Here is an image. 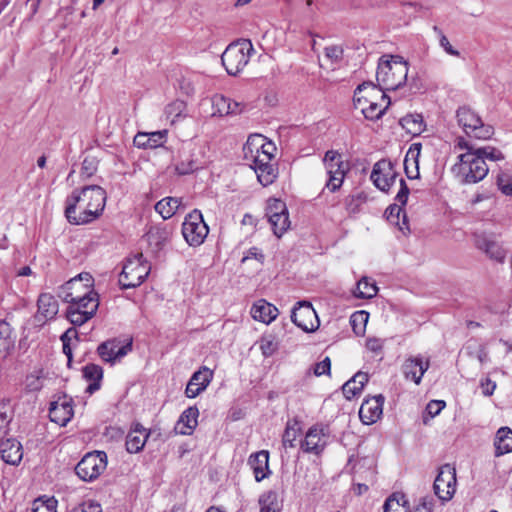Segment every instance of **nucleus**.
Segmentation results:
<instances>
[{
	"label": "nucleus",
	"mask_w": 512,
	"mask_h": 512,
	"mask_svg": "<svg viewBox=\"0 0 512 512\" xmlns=\"http://www.w3.org/2000/svg\"><path fill=\"white\" fill-rule=\"evenodd\" d=\"M106 192L98 185L74 190L66 199L65 216L73 225H84L98 218L105 207Z\"/></svg>",
	"instance_id": "1"
},
{
	"label": "nucleus",
	"mask_w": 512,
	"mask_h": 512,
	"mask_svg": "<svg viewBox=\"0 0 512 512\" xmlns=\"http://www.w3.org/2000/svg\"><path fill=\"white\" fill-rule=\"evenodd\" d=\"M275 146L262 135H251L243 147L244 159L257 174L263 186L272 184L277 177V169L272 163Z\"/></svg>",
	"instance_id": "2"
},
{
	"label": "nucleus",
	"mask_w": 512,
	"mask_h": 512,
	"mask_svg": "<svg viewBox=\"0 0 512 512\" xmlns=\"http://www.w3.org/2000/svg\"><path fill=\"white\" fill-rule=\"evenodd\" d=\"M408 63L398 55H384L379 59L376 78L378 87L385 90H397L402 87L408 76Z\"/></svg>",
	"instance_id": "3"
},
{
	"label": "nucleus",
	"mask_w": 512,
	"mask_h": 512,
	"mask_svg": "<svg viewBox=\"0 0 512 512\" xmlns=\"http://www.w3.org/2000/svg\"><path fill=\"white\" fill-rule=\"evenodd\" d=\"M451 172L463 184L477 183L483 180L489 168L476 151L463 152L457 156V161L451 167Z\"/></svg>",
	"instance_id": "4"
},
{
	"label": "nucleus",
	"mask_w": 512,
	"mask_h": 512,
	"mask_svg": "<svg viewBox=\"0 0 512 512\" xmlns=\"http://www.w3.org/2000/svg\"><path fill=\"white\" fill-rule=\"evenodd\" d=\"M250 40H240L228 45L221 56V61L230 75H237L248 64L250 54L253 52Z\"/></svg>",
	"instance_id": "5"
},
{
	"label": "nucleus",
	"mask_w": 512,
	"mask_h": 512,
	"mask_svg": "<svg viewBox=\"0 0 512 512\" xmlns=\"http://www.w3.org/2000/svg\"><path fill=\"white\" fill-rule=\"evenodd\" d=\"M150 265L143 259L142 254L128 258L119 275V284L122 289L135 288L143 283L150 272Z\"/></svg>",
	"instance_id": "6"
},
{
	"label": "nucleus",
	"mask_w": 512,
	"mask_h": 512,
	"mask_svg": "<svg viewBox=\"0 0 512 512\" xmlns=\"http://www.w3.org/2000/svg\"><path fill=\"white\" fill-rule=\"evenodd\" d=\"M95 294L97 293L93 290V278L87 272L80 273L70 279L58 291V297L66 303L75 302Z\"/></svg>",
	"instance_id": "7"
},
{
	"label": "nucleus",
	"mask_w": 512,
	"mask_h": 512,
	"mask_svg": "<svg viewBox=\"0 0 512 512\" xmlns=\"http://www.w3.org/2000/svg\"><path fill=\"white\" fill-rule=\"evenodd\" d=\"M457 119L459 125L469 137L486 140L493 133V127L482 122L481 118L467 107H461L457 110Z\"/></svg>",
	"instance_id": "8"
},
{
	"label": "nucleus",
	"mask_w": 512,
	"mask_h": 512,
	"mask_svg": "<svg viewBox=\"0 0 512 512\" xmlns=\"http://www.w3.org/2000/svg\"><path fill=\"white\" fill-rule=\"evenodd\" d=\"M208 232L209 228L199 210L195 209L185 217L182 224V235L188 245L193 247L201 245Z\"/></svg>",
	"instance_id": "9"
},
{
	"label": "nucleus",
	"mask_w": 512,
	"mask_h": 512,
	"mask_svg": "<svg viewBox=\"0 0 512 512\" xmlns=\"http://www.w3.org/2000/svg\"><path fill=\"white\" fill-rule=\"evenodd\" d=\"M323 163L329 176L325 189L330 192L337 191L343 184L345 175L348 171V165L343 161L341 154L329 150L326 152Z\"/></svg>",
	"instance_id": "10"
},
{
	"label": "nucleus",
	"mask_w": 512,
	"mask_h": 512,
	"mask_svg": "<svg viewBox=\"0 0 512 512\" xmlns=\"http://www.w3.org/2000/svg\"><path fill=\"white\" fill-rule=\"evenodd\" d=\"M107 467V455L103 451L87 453L75 467V472L83 481H93Z\"/></svg>",
	"instance_id": "11"
},
{
	"label": "nucleus",
	"mask_w": 512,
	"mask_h": 512,
	"mask_svg": "<svg viewBox=\"0 0 512 512\" xmlns=\"http://www.w3.org/2000/svg\"><path fill=\"white\" fill-rule=\"evenodd\" d=\"M68 304L69 306L66 311L67 319L73 325L80 326L95 315L99 306L98 294L90 295Z\"/></svg>",
	"instance_id": "12"
},
{
	"label": "nucleus",
	"mask_w": 512,
	"mask_h": 512,
	"mask_svg": "<svg viewBox=\"0 0 512 512\" xmlns=\"http://www.w3.org/2000/svg\"><path fill=\"white\" fill-rule=\"evenodd\" d=\"M266 216L273 233L281 237L290 227L286 204L280 199H270L266 207Z\"/></svg>",
	"instance_id": "13"
},
{
	"label": "nucleus",
	"mask_w": 512,
	"mask_h": 512,
	"mask_svg": "<svg viewBox=\"0 0 512 512\" xmlns=\"http://www.w3.org/2000/svg\"><path fill=\"white\" fill-rule=\"evenodd\" d=\"M330 437L328 426L323 424H315L311 426L304 440L301 442V449L305 453L320 455L326 448Z\"/></svg>",
	"instance_id": "14"
},
{
	"label": "nucleus",
	"mask_w": 512,
	"mask_h": 512,
	"mask_svg": "<svg viewBox=\"0 0 512 512\" xmlns=\"http://www.w3.org/2000/svg\"><path fill=\"white\" fill-rule=\"evenodd\" d=\"M434 492L442 501H449L456 491V471L449 464L442 466L434 481Z\"/></svg>",
	"instance_id": "15"
},
{
	"label": "nucleus",
	"mask_w": 512,
	"mask_h": 512,
	"mask_svg": "<svg viewBox=\"0 0 512 512\" xmlns=\"http://www.w3.org/2000/svg\"><path fill=\"white\" fill-rule=\"evenodd\" d=\"M292 322L305 332H312L318 327V317L312 305L306 301L298 302L292 310Z\"/></svg>",
	"instance_id": "16"
},
{
	"label": "nucleus",
	"mask_w": 512,
	"mask_h": 512,
	"mask_svg": "<svg viewBox=\"0 0 512 512\" xmlns=\"http://www.w3.org/2000/svg\"><path fill=\"white\" fill-rule=\"evenodd\" d=\"M397 176L393 164L390 161L381 160L374 165L370 178L378 189L388 191L395 183Z\"/></svg>",
	"instance_id": "17"
},
{
	"label": "nucleus",
	"mask_w": 512,
	"mask_h": 512,
	"mask_svg": "<svg viewBox=\"0 0 512 512\" xmlns=\"http://www.w3.org/2000/svg\"><path fill=\"white\" fill-rule=\"evenodd\" d=\"M132 349V342L122 345L117 339H112L101 343L97 352L101 359L105 362L114 364L117 360L127 355Z\"/></svg>",
	"instance_id": "18"
},
{
	"label": "nucleus",
	"mask_w": 512,
	"mask_h": 512,
	"mask_svg": "<svg viewBox=\"0 0 512 512\" xmlns=\"http://www.w3.org/2000/svg\"><path fill=\"white\" fill-rule=\"evenodd\" d=\"M371 97H380L381 101L388 99V96L372 82H364L360 84L354 91L353 102L356 109H360L363 113V108H367L370 104Z\"/></svg>",
	"instance_id": "19"
},
{
	"label": "nucleus",
	"mask_w": 512,
	"mask_h": 512,
	"mask_svg": "<svg viewBox=\"0 0 512 512\" xmlns=\"http://www.w3.org/2000/svg\"><path fill=\"white\" fill-rule=\"evenodd\" d=\"M37 313L34 316L35 322L39 325L54 319L59 310L57 300L50 293H41L37 301Z\"/></svg>",
	"instance_id": "20"
},
{
	"label": "nucleus",
	"mask_w": 512,
	"mask_h": 512,
	"mask_svg": "<svg viewBox=\"0 0 512 512\" xmlns=\"http://www.w3.org/2000/svg\"><path fill=\"white\" fill-rule=\"evenodd\" d=\"M384 400L381 394L364 400L359 410V417L364 424L371 425L380 419Z\"/></svg>",
	"instance_id": "21"
},
{
	"label": "nucleus",
	"mask_w": 512,
	"mask_h": 512,
	"mask_svg": "<svg viewBox=\"0 0 512 512\" xmlns=\"http://www.w3.org/2000/svg\"><path fill=\"white\" fill-rule=\"evenodd\" d=\"M213 379V371L203 366L191 376L186 389L185 395L188 398H195L203 392Z\"/></svg>",
	"instance_id": "22"
},
{
	"label": "nucleus",
	"mask_w": 512,
	"mask_h": 512,
	"mask_svg": "<svg viewBox=\"0 0 512 512\" xmlns=\"http://www.w3.org/2000/svg\"><path fill=\"white\" fill-rule=\"evenodd\" d=\"M429 366V360H424L421 356H415L405 360L402 370L406 379H410L418 385Z\"/></svg>",
	"instance_id": "23"
},
{
	"label": "nucleus",
	"mask_w": 512,
	"mask_h": 512,
	"mask_svg": "<svg viewBox=\"0 0 512 512\" xmlns=\"http://www.w3.org/2000/svg\"><path fill=\"white\" fill-rule=\"evenodd\" d=\"M73 416L71 400L64 397L61 401L51 403L49 417L52 422L65 426Z\"/></svg>",
	"instance_id": "24"
},
{
	"label": "nucleus",
	"mask_w": 512,
	"mask_h": 512,
	"mask_svg": "<svg viewBox=\"0 0 512 512\" xmlns=\"http://www.w3.org/2000/svg\"><path fill=\"white\" fill-rule=\"evenodd\" d=\"M248 464L253 470L255 480L257 482L267 478L271 471L269 470V452L266 450L258 451L251 454Z\"/></svg>",
	"instance_id": "25"
},
{
	"label": "nucleus",
	"mask_w": 512,
	"mask_h": 512,
	"mask_svg": "<svg viewBox=\"0 0 512 512\" xmlns=\"http://www.w3.org/2000/svg\"><path fill=\"white\" fill-rule=\"evenodd\" d=\"M2 460L10 465H18L23 457L22 445L15 439L0 440Z\"/></svg>",
	"instance_id": "26"
},
{
	"label": "nucleus",
	"mask_w": 512,
	"mask_h": 512,
	"mask_svg": "<svg viewBox=\"0 0 512 512\" xmlns=\"http://www.w3.org/2000/svg\"><path fill=\"white\" fill-rule=\"evenodd\" d=\"M199 410L197 407H189L183 411L177 421L174 430L181 435H190L197 426Z\"/></svg>",
	"instance_id": "27"
},
{
	"label": "nucleus",
	"mask_w": 512,
	"mask_h": 512,
	"mask_svg": "<svg viewBox=\"0 0 512 512\" xmlns=\"http://www.w3.org/2000/svg\"><path fill=\"white\" fill-rule=\"evenodd\" d=\"M250 313L254 320L269 324L277 317L278 309L266 300L260 299L252 306Z\"/></svg>",
	"instance_id": "28"
},
{
	"label": "nucleus",
	"mask_w": 512,
	"mask_h": 512,
	"mask_svg": "<svg viewBox=\"0 0 512 512\" xmlns=\"http://www.w3.org/2000/svg\"><path fill=\"white\" fill-rule=\"evenodd\" d=\"M149 433L139 424L132 429L126 437V448L129 453H138L141 451L147 441Z\"/></svg>",
	"instance_id": "29"
},
{
	"label": "nucleus",
	"mask_w": 512,
	"mask_h": 512,
	"mask_svg": "<svg viewBox=\"0 0 512 512\" xmlns=\"http://www.w3.org/2000/svg\"><path fill=\"white\" fill-rule=\"evenodd\" d=\"M476 245L492 260L502 263L506 257L505 249L499 243L487 237L479 238Z\"/></svg>",
	"instance_id": "30"
},
{
	"label": "nucleus",
	"mask_w": 512,
	"mask_h": 512,
	"mask_svg": "<svg viewBox=\"0 0 512 512\" xmlns=\"http://www.w3.org/2000/svg\"><path fill=\"white\" fill-rule=\"evenodd\" d=\"M166 139V131H156L152 133L139 132L134 137V144L139 148H157L162 146Z\"/></svg>",
	"instance_id": "31"
},
{
	"label": "nucleus",
	"mask_w": 512,
	"mask_h": 512,
	"mask_svg": "<svg viewBox=\"0 0 512 512\" xmlns=\"http://www.w3.org/2000/svg\"><path fill=\"white\" fill-rule=\"evenodd\" d=\"M171 230L167 226H153L147 232V241L154 251L161 250L168 242Z\"/></svg>",
	"instance_id": "32"
},
{
	"label": "nucleus",
	"mask_w": 512,
	"mask_h": 512,
	"mask_svg": "<svg viewBox=\"0 0 512 512\" xmlns=\"http://www.w3.org/2000/svg\"><path fill=\"white\" fill-rule=\"evenodd\" d=\"M421 147L420 143H413L406 154L404 169L409 179H416L419 177L418 158L421 152Z\"/></svg>",
	"instance_id": "33"
},
{
	"label": "nucleus",
	"mask_w": 512,
	"mask_h": 512,
	"mask_svg": "<svg viewBox=\"0 0 512 512\" xmlns=\"http://www.w3.org/2000/svg\"><path fill=\"white\" fill-rule=\"evenodd\" d=\"M494 446L497 457L512 452V430L509 427H501L497 431Z\"/></svg>",
	"instance_id": "34"
},
{
	"label": "nucleus",
	"mask_w": 512,
	"mask_h": 512,
	"mask_svg": "<svg viewBox=\"0 0 512 512\" xmlns=\"http://www.w3.org/2000/svg\"><path fill=\"white\" fill-rule=\"evenodd\" d=\"M16 336L8 322L0 321V354L5 357L14 348Z\"/></svg>",
	"instance_id": "35"
},
{
	"label": "nucleus",
	"mask_w": 512,
	"mask_h": 512,
	"mask_svg": "<svg viewBox=\"0 0 512 512\" xmlns=\"http://www.w3.org/2000/svg\"><path fill=\"white\" fill-rule=\"evenodd\" d=\"M368 381V375L364 372L356 373L343 386L342 391L347 399H351L361 392L365 383Z\"/></svg>",
	"instance_id": "36"
},
{
	"label": "nucleus",
	"mask_w": 512,
	"mask_h": 512,
	"mask_svg": "<svg viewBox=\"0 0 512 512\" xmlns=\"http://www.w3.org/2000/svg\"><path fill=\"white\" fill-rule=\"evenodd\" d=\"M182 205V198L166 197L158 201L155 205V211L158 212L164 220L171 218Z\"/></svg>",
	"instance_id": "37"
},
{
	"label": "nucleus",
	"mask_w": 512,
	"mask_h": 512,
	"mask_svg": "<svg viewBox=\"0 0 512 512\" xmlns=\"http://www.w3.org/2000/svg\"><path fill=\"white\" fill-rule=\"evenodd\" d=\"M400 125L407 133L417 136L420 135L424 129L425 124L421 114H408L400 119Z\"/></svg>",
	"instance_id": "38"
},
{
	"label": "nucleus",
	"mask_w": 512,
	"mask_h": 512,
	"mask_svg": "<svg viewBox=\"0 0 512 512\" xmlns=\"http://www.w3.org/2000/svg\"><path fill=\"white\" fill-rule=\"evenodd\" d=\"M84 378L91 383L87 387V392L92 394L100 388V381L103 377V370L100 366L89 364L83 368Z\"/></svg>",
	"instance_id": "39"
},
{
	"label": "nucleus",
	"mask_w": 512,
	"mask_h": 512,
	"mask_svg": "<svg viewBox=\"0 0 512 512\" xmlns=\"http://www.w3.org/2000/svg\"><path fill=\"white\" fill-rule=\"evenodd\" d=\"M378 288L375 282H371L368 277H362L353 291L357 298L370 299L376 296Z\"/></svg>",
	"instance_id": "40"
},
{
	"label": "nucleus",
	"mask_w": 512,
	"mask_h": 512,
	"mask_svg": "<svg viewBox=\"0 0 512 512\" xmlns=\"http://www.w3.org/2000/svg\"><path fill=\"white\" fill-rule=\"evenodd\" d=\"M258 502L260 509L266 512H280L281 510V503L276 491L270 490L263 493L260 495Z\"/></svg>",
	"instance_id": "41"
},
{
	"label": "nucleus",
	"mask_w": 512,
	"mask_h": 512,
	"mask_svg": "<svg viewBox=\"0 0 512 512\" xmlns=\"http://www.w3.org/2000/svg\"><path fill=\"white\" fill-rule=\"evenodd\" d=\"M12 420V406L10 400L0 402V440L8 432V425Z\"/></svg>",
	"instance_id": "42"
},
{
	"label": "nucleus",
	"mask_w": 512,
	"mask_h": 512,
	"mask_svg": "<svg viewBox=\"0 0 512 512\" xmlns=\"http://www.w3.org/2000/svg\"><path fill=\"white\" fill-rule=\"evenodd\" d=\"M369 314L366 311H356L350 317V324L356 335H362L365 332Z\"/></svg>",
	"instance_id": "43"
},
{
	"label": "nucleus",
	"mask_w": 512,
	"mask_h": 512,
	"mask_svg": "<svg viewBox=\"0 0 512 512\" xmlns=\"http://www.w3.org/2000/svg\"><path fill=\"white\" fill-rule=\"evenodd\" d=\"M385 101L386 105L384 107L379 102H369L370 104L367 106V108H363V115L365 116V118L369 120L379 119L389 106L390 98L388 97V99H386Z\"/></svg>",
	"instance_id": "44"
},
{
	"label": "nucleus",
	"mask_w": 512,
	"mask_h": 512,
	"mask_svg": "<svg viewBox=\"0 0 512 512\" xmlns=\"http://www.w3.org/2000/svg\"><path fill=\"white\" fill-rule=\"evenodd\" d=\"M298 422H288L282 437V443L284 447H294V442L299 434Z\"/></svg>",
	"instance_id": "45"
},
{
	"label": "nucleus",
	"mask_w": 512,
	"mask_h": 512,
	"mask_svg": "<svg viewBox=\"0 0 512 512\" xmlns=\"http://www.w3.org/2000/svg\"><path fill=\"white\" fill-rule=\"evenodd\" d=\"M407 500L404 494L394 493L384 503V512H397L402 506L405 507Z\"/></svg>",
	"instance_id": "46"
},
{
	"label": "nucleus",
	"mask_w": 512,
	"mask_h": 512,
	"mask_svg": "<svg viewBox=\"0 0 512 512\" xmlns=\"http://www.w3.org/2000/svg\"><path fill=\"white\" fill-rule=\"evenodd\" d=\"M475 151L485 162L486 160L500 161L504 159L503 153L492 146L478 147Z\"/></svg>",
	"instance_id": "47"
},
{
	"label": "nucleus",
	"mask_w": 512,
	"mask_h": 512,
	"mask_svg": "<svg viewBox=\"0 0 512 512\" xmlns=\"http://www.w3.org/2000/svg\"><path fill=\"white\" fill-rule=\"evenodd\" d=\"M212 104L215 109L214 114L224 116L229 115V105H232V100L223 95H215L212 99Z\"/></svg>",
	"instance_id": "48"
},
{
	"label": "nucleus",
	"mask_w": 512,
	"mask_h": 512,
	"mask_svg": "<svg viewBox=\"0 0 512 512\" xmlns=\"http://www.w3.org/2000/svg\"><path fill=\"white\" fill-rule=\"evenodd\" d=\"M278 347L279 343L272 335H265L260 340V349L265 357L272 356Z\"/></svg>",
	"instance_id": "49"
},
{
	"label": "nucleus",
	"mask_w": 512,
	"mask_h": 512,
	"mask_svg": "<svg viewBox=\"0 0 512 512\" xmlns=\"http://www.w3.org/2000/svg\"><path fill=\"white\" fill-rule=\"evenodd\" d=\"M185 109L186 104L183 101L176 100L166 107L165 113L168 118H171V122L174 123L183 115Z\"/></svg>",
	"instance_id": "50"
},
{
	"label": "nucleus",
	"mask_w": 512,
	"mask_h": 512,
	"mask_svg": "<svg viewBox=\"0 0 512 512\" xmlns=\"http://www.w3.org/2000/svg\"><path fill=\"white\" fill-rule=\"evenodd\" d=\"M433 31L439 37V45L444 49V51L451 56H460V52L452 47L448 38L444 35L443 31L438 27L434 26Z\"/></svg>",
	"instance_id": "51"
},
{
	"label": "nucleus",
	"mask_w": 512,
	"mask_h": 512,
	"mask_svg": "<svg viewBox=\"0 0 512 512\" xmlns=\"http://www.w3.org/2000/svg\"><path fill=\"white\" fill-rule=\"evenodd\" d=\"M497 185L505 195H512V176L501 173L497 177Z\"/></svg>",
	"instance_id": "52"
},
{
	"label": "nucleus",
	"mask_w": 512,
	"mask_h": 512,
	"mask_svg": "<svg viewBox=\"0 0 512 512\" xmlns=\"http://www.w3.org/2000/svg\"><path fill=\"white\" fill-rule=\"evenodd\" d=\"M331 369V361L329 357H325L322 361L314 366V374L316 376L329 375Z\"/></svg>",
	"instance_id": "53"
},
{
	"label": "nucleus",
	"mask_w": 512,
	"mask_h": 512,
	"mask_svg": "<svg viewBox=\"0 0 512 512\" xmlns=\"http://www.w3.org/2000/svg\"><path fill=\"white\" fill-rule=\"evenodd\" d=\"M343 55V49L340 46L333 45L325 48V57L332 62H338Z\"/></svg>",
	"instance_id": "54"
},
{
	"label": "nucleus",
	"mask_w": 512,
	"mask_h": 512,
	"mask_svg": "<svg viewBox=\"0 0 512 512\" xmlns=\"http://www.w3.org/2000/svg\"><path fill=\"white\" fill-rule=\"evenodd\" d=\"M446 406L443 400H431L426 406V412L430 417L437 416L442 409Z\"/></svg>",
	"instance_id": "55"
},
{
	"label": "nucleus",
	"mask_w": 512,
	"mask_h": 512,
	"mask_svg": "<svg viewBox=\"0 0 512 512\" xmlns=\"http://www.w3.org/2000/svg\"><path fill=\"white\" fill-rule=\"evenodd\" d=\"M26 386L30 391H38L42 388V377L31 374L26 378Z\"/></svg>",
	"instance_id": "56"
},
{
	"label": "nucleus",
	"mask_w": 512,
	"mask_h": 512,
	"mask_svg": "<svg viewBox=\"0 0 512 512\" xmlns=\"http://www.w3.org/2000/svg\"><path fill=\"white\" fill-rule=\"evenodd\" d=\"M73 334L75 337H77V331L73 328H70L68 329L61 337V340L63 342V352L66 354V356L68 357V360L71 361L72 359V352H71V348L69 346V342H68V337H69V334Z\"/></svg>",
	"instance_id": "57"
},
{
	"label": "nucleus",
	"mask_w": 512,
	"mask_h": 512,
	"mask_svg": "<svg viewBox=\"0 0 512 512\" xmlns=\"http://www.w3.org/2000/svg\"><path fill=\"white\" fill-rule=\"evenodd\" d=\"M477 148L474 147L469 141L463 137H458L454 144V151L465 150V152L475 151Z\"/></svg>",
	"instance_id": "58"
},
{
	"label": "nucleus",
	"mask_w": 512,
	"mask_h": 512,
	"mask_svg": "<svg viewBox=\"0 0 512 512\" xmlns=\"http://www.w3.org/2000/svg\"><path fill=\"white\" fill-rule=\"evenodd\" d=\"M480 387L484 396H491L496 389V383L489 378H485L481 381Z\"/></svg>",
	"instance_id": "59"
},
{
	"label": "nucleus",
	"mask_w": 512,
	"mask_h": 512,
	"mask_svg": "<svg viewBox=\"0 0 512 512\" xmlns=\"http://www.w3.org/2000/svg\"><path fill=\"white\" fill-rule=\"evenodd\" d=\"M32 512H56V501L48 500L33 508Z\"/></svg>",
	"instance_id": "60"
},
{
	"label": "nucleus",
	"mask_w": 512,
	"mask_h": 512,
	"mask_svg": "<svg viewBox=\"0 0 512 512\" xmlns=\"http://www.w3.org/2000/svg\"><path fill=\"white\" fill-rule=\"evenodd\" d=\"M401 189L396 195V200L401 204L405 205L408 200L409 188L407 187L405 181L400 179Z\"/></svg>",
	"instance_id": "61"
},
{
	"label": "nucleus",
	"mask_w": 512,
	"mask_h": 512,
	"mask_svg": "<svg viewBox=\"0 0 512 512\" xmlns=\"http://www.w3.org/2000/svg\"><path fill=\"white\" fill-rule=\"evenodd\" d=\"M195 169H197V166L194 161H189L188 163L181 162L176 165V171L180 175H186L193 172Z\"/></svg>",
	"instance_id": "62"
},
{
	"label": "nucleus",
	"mask_w": 512,
	"mask_h": 512,
	"mask_svg": "<svg viewBox=\"0 0 512 512\" xmlns=\"http://www.w3.org/2000/svg\"><path fill=\"white\" fill-rule=\"evenodd\" d=\"M96 171L94 159H84L82 163V174L90 177Z\"/></svg>",
	"instance_id": "63"
},
{
	"label": "nucleus",
	"mask_w": 512,
	"mask_h": 512,
	"mask_svg": "<svg viewBox=\"0 0 512 512\" xmlns=\"http://www.w3.org/2000/svg\"><path fill=\"white\" fill-rule=\"evenodd\" d=\"M366 347L372 352L379 353L383 348V342L380 339L370 338L366 342Z\"/></svg>",
	"instance_id": "64"
}]
</instances>
